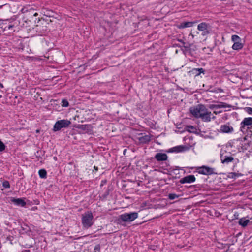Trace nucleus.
<instances>
[{
	"mask_svg": "<svg viewBox=\"0 0 252 252\" xmlns=\"http://www.w3.org/2000/svg\"><path fill=\"white\" fill-rule=\"evenodd\" d=\"M190 113L196 118H200L202 121L209 122L211 121L212 114L206 106L203 104H198L189 109Z\"/></svg>",
	"mask_w": 252,
	"mask_h": 252,
	"instance_id": "1",
	"label": "nucleus"
},
{
	"mask_svg": "<svg viewBox=\"0 0 252 252\" xmlns=\"http://www.w3.org/2000/svg\"><path fill=\"white\" fill-rule=\"evenodd\" d=\"M94 216L91 211H87L82 215V224L84 228L88 229L94 223Z\"/></svg>",
	"mask_w": 252,
	"mask_h": 252,
	"instance_id": "2",
	"label": "nucleus"
},
{
	"mask_svg": "<svg viewBox=\"0 0 252 252\" xmlns=\"http://www.w3.org/2000/svg\"><path fill=\"white\" fill-rule=\"evenodd\" d=\"M138 216V213L136 212L125 213L119 216L118 220L120 223L131 222L137 218Z\"/></svg>",
	"mask_w": 252,
	"mask_h": 252,
	"instance_id": "3",
	"label": "nucleus"
},
{
	"mask_svg": "<svg viewBox=\"0 0 252 252\" xmlns=\"http://www.w3.org/2000/svg\"><path fill=\"white\" fill-rule=\"evenodd\" d=\"M252 127V118L246 117L240 123V131L243 133L246 134L247 131Z\"/></svg>",
	"mask_w": 252,
	"mask_h": 252,
	"instance_id": "4",
	"label": "nucleus"
},
{
	"mask_svg": "<svg viewBox=\"0 0 252 252\" xmlns=\"http://www.w3.org/2000/svg\"><path fill=\"white\" fill-rule=\"evenodd\" d=\"M71 124V122L67 119L59 120L55 124L53 130L55 132L60 130L63 128H67Z\"/></svg>",
	"mask_w": 252,
	"mask_h": 252,
	"instance_id": "5",
	"label": "nucleus"
},
{
	"mask_svg": "<svg viewBox=\"0 0 252 252\" xmlns=\"http://www.w3.org/2000/svg\"><path fill=\"white\" fill-rule=\"evenodd\" d=\"M197 29L202 32V35L203 36H206L209 34L211 31L210 25L205 22H202L198 24Z\"/></svg>",
	"mask_w": 252,
	"mask_h": 252,
	"instance_id": "6",
	"label": "nucleus"
},
{
	"mask_svg": "<svg viewBox=\"0 0 252 252\" xmlns=\"http://www.w3.org/2000/svg\"><path fill=\"white\" fill-rule=\"evenodd\" d=\"M215 169L211 168L206 166H202L201 167H198L197 168V171L199 174L205 175H210L212 174H216L214 171Z\"/></svg>",
	"mask_w": 252,
	"mask_h": 252,
	"instance_id": "7",
	"label": "nucleus"
},
{
	"mask_svg": "<svg viewBox=\"0 0 252 252\" xmlns=\"http://www.w3.org/2000/svg\"><path fill=\"white\" fill-rule=\"evenodd\" d=\"M77 128L80 130L83 133H91L92 131V127L91 125H78Z\"/></svg>",
	"mask_w": 252,
	"mask_h": 252,
	"instance_id": "8",
	"label": "nucleus"
},
{
	"mask_svg": "<svg viewBox=\"0 0 252 252\" xmlns=\"http://www.w3.org/2000/svg\"><path fill=\"white\" fill-rule=\"evenodd\" d=\"M47 30V27L45 22L41 23V24L37 25L36 26V31L41 35L45 34Z\"/></svg>",
	"mask_w": 252,
	"mask_h": 252,
	"instance_id": "9",
	"label": "nucleus"
},
{
	"mask_svg": "<svg viewBox=\"0 0 252 252\" xmlns=\"http://www.w3.org/2000/svg\"><path fill=\"white\" fill-rule=\"evenodd\" d=\"M189 149V148L186 146L179 145V146H177L174 147L172 148H170L169 150V152L179 153V152H182L187 151Z\"/></svg>",
	"mask_w": 252,
	"mask_h": 252,
	"instance_id": "10",
	"label": "nucleus"
},
{
	"mask_svg": "<svg viewBox=\"0 0 252 252\" xmlns=\"http://www.w3.org/2000/svg\"><path fill=\"white\" fill-rule=\"evenodd\" d=\"M195 177L193 175H189L184 177L180 180L181 184L191 183L195 182Z\"/></svg>",
	"mask_w": 252,
	"mask_h": 252,
	"instance_id": "11",
	"label": "nucleus"
},
{
	"mask_svg": "<svg viewBox=\"0 0 252 252\" xmlns=\"http://www.w3.org/2000/svg\"><path fill=\"white\" fill-rule=\"evenodd\" d=\"M25 198H15L14 197H11L10 199V201L15 205L24 207L26 204V203L25 201Z\"/></svg>",
	"mask_w": 252,
	"mask_h": 252,
	"instance_id": "12",
	"label": "nucleus"
},
{
	"mask_svg": "<svg viewBox=\"0 0 252 252\" xmlns=\"http://www.w3.org/2000/svg\"><path fill=\"white\" fill-rule=\"evenodd\" d=\"M220 160L223 164H228L234 160V158L231 156L220 155Z\"/></svg>",
	"mask_w": 252,
	"mask_h": 252,
	"instance_id": "13",
	"label": "nucleus"
},
{
	"mask_svg": "<svg viewBox=\"0 0 252 252\" xmlns=\"http://www.w3.org/2000/svg\"><path fill=\"white\" fill-rule=\"evenodd\" d=\"M196 23V22H189V21H185L180 23V24L177 25L178 28L180 29L191 27L193 26V25Z\"/></svg>",
	"mask_w": 252,
	"mask_h": 252,
	"instance_id": "14",
	"label": "nucleus"
},
{
	"mask_svg": "<svg viewBox=\"0 0 252 252\" xmlns=\"http://www.w3.org/2000/svg\"><path fill=\"white\" fill-rule=\"evenodd\" d=\"M220 131L222 133H232L233 131V128L227 124L222 125Z\"/></svg>",
	"mask_w": 252,
	"mask_h": 252,
	"instance_id": "15",
	"label": "nucleus"
},
{
	"mask_svg": "<svg viewBox=\"0 0 252 252\" xmlns=\"http://www.w3.org/2000/svg\"><path fill=\"white\" fill-rule=\"evenodd\" d=\"M229 107V105L228 104L224 102H220L219 104H210L208 106V107L212 110L222 108H227Z\"/></svg>",
	"mask_w": 252,
	"mask_h": 252,
	"instance_id": "16",
	"label": "nucleus"
},
{
	"mask_svg": "<svg viewBox=\"0 0 252 252\" xmlns=\"http://www.w3.org/2000/svg\"><path fill=\"white\" fill-rule=\"evenodd\" d=\"M155 158L158 161H163L167 159L168 156L165 153H158L156 154Z\"/></svg>",
	"mask_w": 252,
	"mask_h": 252,
	"instance_id": "17",
	"label": "nucleus"
},
{
	"mask_svg": "<svg viewBox=\"0 0 252 252\" xmlns=\"http://www.w3.org/2000/svg\"><path fill=\"white\" fill-rule=\"evenodd\" d=\"M140 135L141 136L138 138L139 141L142 144H146L148 143L151 140V135H143L142 133H141Z\"/></svg>",
	"mask_w": 252,
	"mask_h": 252,
	"instance_id": "18",
	"label": "nucleus"
},
{
	"mask_svg": "<svg viewBox=\"0 0 252 252\" xmlns=\"http://www.w3.org/2000/svg\"><path fill=\"white\" fill-rule=\"evenodd\" d=\"M190 72L193 75H194L195 76H196L199 75L201 73L204 74L205 70L202 68H193L191 70Z\"/></svg>",
	"mask_w": 252,
	"mask_h": 252,
	"instance_id": "19",
	"label": "nucleus"
},
{
	"mask_svg": "<svg viewBox=\"0 0 252 252\" xmlns=\"http://www.w3.org/2000/svg\"><path fill=\"white\" fill-rule=\"evenodd\" d=\"M21 11L23 13L29 12L31 14H32L33 16H37L38 15V13L34 12V9L32 8L28 9L27 7H24L22 9Z\"/></svg>",
	"mask_w": 252,
	"mask_h": 252,
	"instance_id": "20",
	"label": "nucleus"
},
{
	"mask_svg": "<svg viewBox=\"0 0 252 252\" xmlns=\"http://www.w3.org/2000/svg\"><path fill=\"white\" fill-rule=\"evenodd\" d=\"M249 222V220L246 219L245 218H242L239 220L238 223L240 225H241L243 227H245Z\"/></svg>",
	"mask_w": 252,
	"mask_h": 252,
	"instance_id": "21",
	"label": "nucleus"
},
{
	"mask_svg": "<svg viewBox=\"0 0 252 252\" xmlns=\"http://www.w3.org/2000/svg\"><path fill=\"white\" fill-rule=\"evenodd\" d=\"M243 47V44L240 42L235 43L232 45V49L235 50H239L242 49Z\"/></svg>",
	"mask_w": 252,
	"mask_h": 252,
	"instance_id": "22",
	"label": "nucleus"
},
{
	"mask_svg": "<svg viewBox=\"0 0 252 252\" xmlns=\"http://www.w3.org/2000/svg\"><path fill=\"white\" fill-rule=\"evenodd\" d=\"M39 176L41 178H46L47 177V172L45 169H40L38 171Z\"/></svg>",
	"mask_w": 252,
	"mask_h": 252,
	"instance_id": "23",
	"label": "nucleus"
},
{
	"mask_svg": "<svg viewBox=\"0 0 252 252\" xmlns=\"http://www.w3.org/2000/svg\"><path fill=\"white\" fill-rule=\"evenodd\" d=\"M231 40L234 42V43L241 41V39L240 37L237 35H232L231 37Z\"/></svg>",
	"mask_w": 252,
	"mask_h": 252,
	"instance_id": "24",
	"label": "nucleus"
},
{
	"mask_svg": "<svg viewBox=\"0 0 252 252\" xmlns=\"http://www.w3.org/2000/svg\"><path fill=\"white\" fill-rule=\"evenodd\" d=\"M178 197H179V195H178L175 193H170L168 195V198L170 200H174Z\"/></svg>",
	"mask_w": 252,
	"mask_h": 252,
	"instance_id": "25",
	"label": "nucleus"
},
{
	"mask_svg": "<svg viewBox=\"0 0 252 252\" xmlns=\"http://www.w3.org/2000/svg\"><path fill=\"white\" fill-rule=\"evenodd\" d=\"M191 44L189 43L183 42V45L182 46L186 49H189L190 48Z\"/></svg>",
	"mask_w": 252,
	"mask_h": 252,
	"instance_id": "26",
	"label": "nucleus"
},
{
	"mask_svg": "<svg viewBox=\"0 0 252 252\" xmlns=\"http://www.w3.org/2000/svg\"><path fill=\"white\" fill-rule=\"evenodd\" d=\"M62 106L63 107H67L69 106V103L66 99H63L62 101Z\"/></svg>",
	"mask_w": 252,
	"mask_h": 252,
	"instance_id": "27",
	"label": "nucleus"
},
{
	"mask_svg": "<svg viewBox=\"0 0 252 252\" xmlns=\"http://www.w3.org/2000/svg\"><path fill=\"white\" fill-rule=\"evenodd\" d=\"M2 186L5 188H9L10 186L9 182L8 181H5L2 183Z\"/></svg>",
	"mask_w": 252,
	"mask_h": 252,
	"instance_id": "28",
	"label": "nucleus"
},
{
	"mask_svg": "<svg viewBox=\"0 0 252 252\" xmlns=\"http://www.w3.org/2000/svg\"><path fill=\"white\" fill-rule=\"evenodd\" d=\"M5 149L4 143L0 140V152L3 151Z\"/></svg>",
	"mask_w": 252,
	"mask_h": 252,
	"instance_id": "29",
	"label": "nucleus"
},
{
	"mask_svg": "<svg viewBox=\"0 0 252 252\" xmlns=\"http://www.w3.org/2000/svg\"><path fill=\"white\" fill-rule=\"evenodd\" d=\"M246 112H247L249 114L252 115V108L251 107H246L245 108Z\"/></svg>",
	"mask_w": 252,
	"mask_h": 252,
	"instance_id": "30",
	"label": "nucleus"
},
{
	"mask_svg": "<svg viewBox=\"0 0 252 252\" xmlns=\"http://www.w3.org/2000/svg\"><path fill=\"white\" fill-rule=\"evenodd\" d=\"M94 250H95V252H96V250H97L98 251L100 250V246H99V245H96L95 246Z\"/></svg>",
	"mask_w": 252,
	"mask_h": 252,
	"instance_id": "31",
	"label": "nucleus"
},
{
	"mask_svg": "<svg viewBox=\"0 0 252 252\" xmlns=\"http://www.w3.org/2000/svg\"><path fill=\"white\" fill-rule=\"evenodd\" d=\"M187 127L191 129H194L195 128L192 126H188Z\"/></svg>",
	"mask_w": 252,
	"mask_h": 252,
	"instance_id": "32",
	"label": "nucleus"
},
{
	"mask_svg": "<svg viewBox=\"0 0 252 252\" xmlns=\"http://www.w3.org/2000/svg\"><path fill=\"white\" fill-rule=\"evenodd\" d=\"M177 40L182 43V44L183 43V42H184V40L183 39H178Z\"/></svg>",
	"mask_w": 252,
	"mask_h": 252,
	"instance_id": "33",
	"label": "nucleus"
},
{
	"mask_svg": "<svg viewBox=\"0 0 252 252\" xmlns=\"http://www.w3.org/2000/svg\"><path fill=\"white\" fill-rule=\"evenodd\" d=\"M174 46L175 47H180V48L182 47V46H181L180 45H179V44H174Z\"/></svg>",
	"mask_w": 252,
	"mask_h": 252,
	"instance_id": "34",
	"label": "nucleus"
},
{
	"mask_svg": "<svg viewBox=\"0 0 252 252\" xmlns=\"http://www.w3.org/2000/svg\"><path fill=\"white\" fill-rule=\"evenodd\" d=\"M220 112H221V111H218H218H214V112H213V113H214V114H219V113H220Z\"/></svg>",
	"mask_w": 252,
	"mask_h": 252,
	"instance_id": "35",
	"label": "nucleus"
},
{
	"mask_svg": "<svg viewBox=\"0 0 252 252\" xmlns=\"http://www.w3.org/2000/svg\"><path fill=\"white\" fill-rule=\"evenodd\" d=\"M13 27V25H9V26H8V29L9 30V29H10L11 28H12Z\"/></svg>",
	"mask_w": 252,
	"mask_h": 252,
	"instance_id": "36",
	"label": "nucleus"
},
{
	"mask_svg": "<svg viewBox=\"0 0 252 252\" xmlns=\"http://www.w3.org/2000/svg\"><path fill=\"white\" fill-rule=\"evenodd\" d=\"M3 88V85L2 83H0V89Z\"/></svg>",
	"mask_w": 252,
	"mask_h": 252,
	"instance_id": "37",
	"label": "nucleus"
},
{
	"mask_svg": "<svg viewBox=\"0 0 252 252\" xmlns=\"http://www.w3.org/2000/svg\"><path fill=\"white\" fill-rule=\"evenodd\" d=\"M216 117L215 116H211V119H213V120H215L216 119Z\"/></svg>",
	"mask_w": 252,
	"mask_h": 252,
	"instance_id": "38",
	"label": "nucleus"
},
{
	"mask_svg": "<svg viewBox=\"0 0 252 252\" xmlns=\"http://www.w3.org/2000/svg\"><path fill=\"white\" fill-rule=\"evenodd\" d=\"M189 36H192L193 38L194 37V35L191 33H190V34L189 35Z\"/></svg>",
	"mask_w": 252,
	"mask_h": 252,
	"instance_id": "39",
	"label": "nucleus"
},
{
	"mask_svg": "<svg viewBox=\"0 0 252 252\" xmlns=\"http://www.w3.org/2000/svg\"><path fill=\"white\" fill-rule=\"evenodd\" d=\"M126 149L124 150V154H125V153L126 152Z\"/></svg>",
	"mask_w": 252,
	"mask_h": 252,
	"instance_id": "40",
	"label": "nucleus"
},
{
	"mask_svg": "<svg viewBox=\"0 0 252 252\" xmlns=\"http://www.w3.org/2000/svg\"><path fill=\"white\" fill-rule=\"evenodd\" d=\"M94 168L96 170H97V167H95V166L94 167Z\"/></svg>",
	"mask_w": 252,
	"mask_h": 252,
	"instance_id": "41",
	"label": "nucleus"
},
{
	"mask_svg": "<svg viewBox=\"0 0 252 252\" xmlns=\"http://www.w3.org/2000/svg\"><path fill=\"white\" fill-rule=\"evenodd\" d=\"M222 90L221 89H220V92H222Z\"/></svg>",
	"mask_w": 252,
	"mask_h": 252,
	"instance_id": "42",
	"label": "nucleus"
},
{
	"mask_svg": "<svg viewBox=\"0 0 252 252\" xmlns=\"http://www.w3.org/2000/svg\"><path fill=\"white\" fill-rule=\"evenodd\" d=\"M244 139H245V140H246V136H245V137H244Z\"/></svg>",
	"mask_w": 252,
	"mask_h": 252,
	"instance_id": "43",
	"label": "nucleus"
}]
</instances>
